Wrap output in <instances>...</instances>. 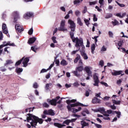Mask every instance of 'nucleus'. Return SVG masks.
Listing matches in <instances>:
<instances>
[{"instance_id": "nucleus-23", "label": "nucleus", "mask_w": 128, "mask_h": 128, "mask_svg": "<svg viewBox=\"0 0 128 128\" xmlns=\"http://www.w3.org/2000/svg\"><path fill=\"white\" fill-rule=\"evenodd\" d=\"M54 126H56L57 128H64V126H66L65 124H60L58 122H54Z\"/></svg>"}, {"instance_id": "nucleus-54", "label": "nucleus", "mask_w": 128, "mask_h": 128, "mask_svg": "<svg viewBox=\"0 0 128 128\" xmlns=\"http://www.w3.org/2000/svg\"><path fill=\"white\" fill-rule=\"evenodd\" d=\"M55 64H56V66H60V60H55Z\"/></svg>"}, {"instance_id": "nucleus-51", "label": "nucleus", "mask_w": 128, "mask_h": 128, "mask_svg": "<svg viewBox=\"0 0 128 128\" xmlns=\"http://www.w3.org/2000/svg\"><path fill=\"white\" fill-rule=\"evenodd\" d=\"M80 12L78 10H77L75 12V15L76 16H80Z\"/></svg>"}, {"instance_id": "nucleus-7", "label": "nucleus", "mask_w": 128, "mask_h": 128, "mask_svg": "<svg viewBox=\"0 0 128 128\" xmlns=\"http://www.w3.org/2000/svg\"><path fill=\"white\" fill-rule=\"evenodd\" d=\"M14 46L15 45L14 43L10 44V42H8L7 43L6 42H3V44L0 46V56L2 54V48L4 46Z\"/></svg>"}, {"instance_id": "nucleus-28", "label": "nucleus", "mask_w": 128, "mask_h": 128, "mask_svg": "<svg viewBox=\"0 0 128 128\" xmlns=\"http://www.w3.org/2000/svg\"><path fill=\"white\" fill-rule=\"evenodd\" d=\"M96 50V45L93 44L91 46V52L92 54H94V50Z\"/></svg>"}, {"instance_id": "nucleus-5", "label": "nucleus", "mask_w": 128, "mask_h": 128, "mask_svg": "<svg viewBox=\"0 0 128 128\" xmlns=\"http://www.w3.org/2000/svg\"><path fill=\"white\" fill-rule=\"evenodd\" d=\"M83 70H84V66L82 65H81V66L76 68V70L73 71L72 73L74 74V76H77L78 78V76H80V74H78V72H82Z\"/></svg>"}, {"instance_id": "nucleus-13", "label": "nucleus", "mask_w": 128, "mask_h": 128, "mask_svg": "<svg viewBox=\"0 0 128 128\" xmlns=\"http://www.w3.org/2000/svg\"><path fill=\"white\" fill-rule=\"evenodd\" d=\"M15 28L16 30V32H24L22 28L20 26V24H16L15 25Z\"/></svg>"}, {"instance_id": "nucleus-44", "label": "nucleus", "mask_w": 128, "mask_h": 128, "mask_svg": "<svg viewBox=\"0 0 128 128\" xmlns=\"http://www.w3.org/2000/svg\"><path fill=\"white\" fill-rule=\"evenodd\" d=\"M108 34L110 38H114V33L112 32L109 31Z\"/></svg>"}, {"instance_id": "nucleus-12", "label": "nucleus", "mask_w": 128, "mask_h": 128, "mask_svg": "<svg viewBox=\"0 0 128 128\" xmlns=\"http://www.w3.org/2000/svg\"><path fill=\"white\" fill-rule=\"evenodd\" d=\"M13 16H14V20L13 22L16 24V22H18V20L20 18V15L18 14V12L16 11L14 12L13 13Z\"/></svg>"}, {"instance_id": "nucleus-37", "label": "nucleus", "mask_w": 128, "mask_h": 128, "mask_svg": "<svg viewBox=\"0 0 128 128\" xmlns=\"http://www.w3.org/2000/svg\"><path fill=\"white\" fill-rule=\"evenodd\" d=\"M112 102L113 104H120V101L118 100V101H116V100H112Z\"/></svg>"}, {"instance_id": "nucleus-8", "label": "nucleus", "mask_w": 128, "mask_h": 128, "mask_svg": "<svg viewBox=\"0 0 128 128\" xmlns=\"http://www.w3.org/2000/svg\"><path fill=\"white\" fill-rule=\"evenodd\" d=\"M78 44L76 45V42L75 46L76 48H79L78 50H80V46H82V48H85L84 46V40H82V38H79L78 42Z\"/></svg>"}, {"instance_id": "nucleus-22", "label": "nucleus", "mask_w": 128, "mask_h": 128, "mask_svg": "<svg viewBox=\"0 0 128 128\" xmlns=\"http://www.w3.org/2000/svg\"><path fill=\"white\" fill-rule=\"evenodd\" d=\"M66 102L67 104H68V106H70V104L76 102V99H72V100H66Z\"/></svg>"}, {"instance_id": "nucleus-59", "label": "nucleus", "mask_w": 128, "mask_h": 128, "mask_svg": "<svg viewBox=\"0 0 128 128\" xmlns=\"http://www.w3.org/2000/svg\"><path fill=\"white\" fill-rule=\"evenodd\" d=\"M38 83L34 82L33 85V88H38Z\"/></svg>"}, {"instance_id": "nucleus-61", "label": "nucleus", "mask_w": 128, "mask_h": 128, "mask_svg": "<svg viewBox=\"0 0 128 128\" xmlns=\"http://www.w3.org/2000/svg\"><path fill=\"white\" fill-rule=\"evenodd\" d=\"M86 96H90V92L88 90H86L85 92Z\"/></svg>"}, {"instance_id": "nucleus-29", "label": "nucleus", "mask_w": 128, "mask_h": 128, "mask_svg": "<svg viewBox=\"0 0 128 128\" xmlns=\"http://www.w3.org/2000/svg\"><path fill=\"white\" fill-rule=\"evenodd\" d=\"M80 124L83 125L84 126H90V124H88V123L86 122L84 120L81 121Z\"/></svg>"}, {"instance_id": "nucleus-38", "label": "nucleus", "mask_w": 128, "mask_h": 128, "mask_svg": "<svg viewBox=\"0 0 128 128\" xmlns=\"http://www.w3.org/2000/svg\"><path fill=\"white\" fill-rule=\"evenodd\" d=\"M97 111L99 112H105L104 108H99L97 110Z\"/></svg>"}, {"instance_id": "nucleus-50", "label": "nucleus", "mask_w": 128, "mask_h": 128, "mask_svg": "<svg viewBox=\"0 0 128 128\" xmlns=\"http://www.w3.org/2000/svg\"><path fill=\"white\" fill-rule=\"evenodd\" d=\"M100 66H104V62L103 60H100L99 62Z\"/></svg>"}, {"instance_id": "nucleus-16", "label": "nucleus", "mask_w": 128, "mask_h": 128, "mask_svg": "<svg viewBox=\"0 0 128 128\" xmlns=\"http://www.w3.org/2000/svg\"><path fill=\"white\" fill-rule=\"evenodd\" d=\"M80 52L84 60H88V55L86 54L84 50H80Z\"/></svg>"}, {"instance_id": "nucleus-19", "label": "nucleus", "mask_w": 128, "mask_h": 128, "mask_svg": "<svg viewBox=\"0 0 128 128\" xmlns=\"http://www.w3.org/2000/svg\"><path fill=\"white\" fill-rule=\"evenodd\" d=\"M30 62V58H26L24 61L22 62V64H24V66L26 68L28 66V63Z\"/></svg>"}, {"instance_id": "nucleus-39", "label": "nucleus", "mask_w": 128, "mask_h": 128, "mask_svg": "<svg viewBox=\"0 0 128 128\" xmlns=\"http://www.w3.org/2000/svg\"><path fill=\"white\" fill-rule=\"evenodd\" d=\"M116 2L118 4V6H120V8H124V6H126V5L124 4H120L118 1H116Z\"/></svg>"}, {"instance_id": "nucleus-64", "label": "nucleus", "mask_w": 128, "mask_h": 128, "mask_svg": "<svg viewBox=\"0 0 128 128\" xmlns=\"http://www.w3.org/2000/svg\"><path fill=\"white\" fill-rule=\"evenodd\" d=\"M122 81L121 80H118L116 82V84H118V86H120V84H122Z\"/></svg>"}, {"instance_id": "nucleus-10", "label": "nucleus", "mask_w": 128, "mask_h": 128, "mask_svg": "<svg viewBox=\"0 0 128 128\" xmlns=\"http://www.w3.org/2000/svg\"><path fill=\"white\" fill-rule=\"evenodd\" d=\"M78 62L79 64H80L81 66H82V60L80 59V55L79 54H76V58L74 60V64H76Z\"/></svg>"}, {"instance_id": "nucleus-43", "label": "nucleus", "mask_w": 128, "mask_h": 128, "mask_svg": "<svg viewBox=\"0 0 128 128\" xmlns=\"http://www.w3.org/2000/svg\"><path fill=\"white\" fill-rule=\"evenodd\" d=\"M93 22H98V18L96 14H93Z\"/></svg>"}, {"instance_id": "nucleus-1", "label": "nucleus", "mask_w": 128, "mask_h": 128, "mask_svg": "<svg viewBox=\"0 0 128 128\" xmlns=\"http://www.w3.org/2000/svg\"><path fill=\"white\" fill-rule=\"evenodd\" d=\"M26 120H24V122H30V120L32 122H30L31 126L36 128L38 122L40 124H42L44 122V120L42 118H38V117L29 113L26 115Z\"/></svg>"}, {"instance_id": "nucleus-40", "label": "nucleus", "mask_w": 128, "mask_h": 128, "mask_svg": "<svg viewBox=\"0 0 128 128\" xmlns=\"http://www.w3.org/2000/svg\"><path fill=\"white\" fill-rule=\"evenodd\" d=\"M34 32V29H32V28H31L28 32V34L30 36H32V33Z\"/></svg>"}, {"instance_id": "nucleus-4", "label": "nucleus", "mask_w": 128, "mask_h": 128, "mask_svg": "<svg viewBox=\"0 0 128 128\" xmlns=\"http://www.w3.org/2000/svg\"><path fill=\"white\" fill-rule=\"evenodd\" d=\"M60 98V96H57L54 98L52 99V100H48V102H49L51 104V106H56V104H62V100H59Z\"/></svg>"}, {"instance_id": "nucleus-57", "label": "nucleus", "mask_w": 128, "mask_h": 128, "mask_svg": "<svg viewBox=\"0 0 128 128\" xmlns=\"http://www.w3.org/2000/svg\"><path fill=\"white\" fill-rule=\"evenodd\" d=\"M99 4H100V8H102V6H104V0H99Z\"/></svg>"}, {"instance_id": "nucleus-42", "label": "nucleus", "mask_w": 128, "mask_h": 128, "mask_svg": "<svg viewBox=\"0 0 128 128\" xmlns=\"http://www.w3.org/2000/svg\"><path fill=\"white\" fill-rule=\"evenodd\" d=\"M114 112L117 114V118H120V112L114 111Z\"/></svg>"}, {"instance_id": "nucleus-6", "label": "nucleus", "mask_w": 128, "mask_h": 128, "mask_svg": "<svg viewBox=\"0 0 128 128\" xmlns=\"http://www.w3.org/2000/svg\"><path fill=\"white\" fill-rule=\"evenodd\" d=\"M59 32H68V28H66V20H63L61 21L60 26L58 28Z\"/></svg>"}, {"instance_id": "nucleus-24", "label": "nucleus", "mask_w": 128, "mask_h": 128, "mask_svg": "<svg viewBox=\"0 0 128 128\" xmlns=\"http://www.w3.org/2000/svg\"><path fill=\"white\" fill-rule=\"evenodd\" d=\"M68 62L64 60H62L60 62V64L62 66H68Z\"/></svg>"}, {"instance_id": "nucleus-58", "label": "nucleus", "mask_w": 128, "mask_h": 128, "mask_svg": "<svg viewBox=\"0 0 128 128\" xmlns=\"http://www.w3.org/2000/svg\"><path fill=\"white\" fill-rule=\"evenodd\" d=\"M74 86H76L78 88V86H80V84L78 82H75L74 84H73Z\"/></svg>"}, {"instance_id": "nucleus-31", "label": "nucleus", "mask_w": 128, "mask_h": 128, "mask_svg": "<svg viewBox=\"0 0 128 128\" xmlns=\"http://www.w3.org/2000/svg\"><path fill=\"white\" fill-rule=\"evenodd\" d=\"M22 60H24V58H22V59H20V60L16 62V63L15 64V66H20V64H22Z\"/></svg>"}, {"instance_id": "nucleus-63", "label": "nucleus", "mask_w": 128, "mask_h": 128, "mask_svg": "<svg viewBox=\"0 0 128 128\" xmlns=\"http://www.w3.org/2000/svg\"><path fill=\"white\" fill-rule=\"evenodd\" d=\"M110 96H106L104 98V100H110Z\"/></svg>"}, {"instance_id": "nucleus-62", "label": "nucleus", "mask_w": 128, "mask_h": 128, "mask_svg": "<svg viewBox=\"0 0 128 128\" xmlns=\"http://www.w3.org/2000/svg\"><path fill=\"white\" fill-rule=\"evenodd\" d=\"M106 48L104 47V46H103L102 48H101V51L102 52H106Z\"/></svg>"}, {"instance_id": "nucleus-2", "label": "nucleus", "mask_w": 128, "mask_h": 128, "mask_svg": "<svg viewBox=\"0 0 128 128\" xmlns=\"http://www.w3.org/2000/svg\"><path fill=\"white\" fill-rule=\"evenodd\" d=\"M68 24H70V28L71 30V32H70V38L71 40H72V42H76V45H78V42L80 38L78 37L74 38V32L76 30V23H74L72 20H68Z\"/></svg>"}, {"instance_id": "nucleus-9", "label": "nucleus", "mask_w": 128, "mask_h": 128, "mask_svg": "<svg viewBox=\"0 0 128 128\" xmlns=\"http://www.w3.org/2000/svg\"><path fill=\"white\" fill-rule=\"evenodd\" d=\"M93 78L94 84V86H98V84H100V80H98V76L96 74H94Z\"/></svg>"}, {"instance_id": "nucleus-3", "label": "nucleus", "mask_w": 128, "mask_h": 128, "mask_svg": "<svg viewBox=\"0 0 128 128\" xmlns=\"http://www.w3.org/2000/svg\"><path fill=\"white\" fill-rule=\"evenodd\" d=\"M76 106H86V105H84L80 102H76V103H74L72 104H70V105H68L66 106L68 112H72L73 113L78 112V110L75 108H76Z\"/></svg>"}, {"instance_id": "nucleus-14", "label": "nucleus", "mask_w": 128, "mask_h": 128, "mask_svg": "<svg viewBox=\"0 0 128 128\" xmlns=\"http://www.w3.org/2000/svg\"><path fill=\"white\" fill-rule=\"evenodd\" d=\"M122 74V70H119V71H117V70H114V72H112V76H120L121 74V76H124V74Z\"/></svg>"}, {"instance_id": "nucleus-49", "label": "nucleus", "mask_w": 128, "mask_h": 128, "mask_svg": "<svg viewBox=\"0 0 128 128\" xmlns=\"http://www.w3.org/2000/svg\"><path fill=\"white\" fill-rule=\"evenodd\" d=\"M86 12H88V8H86V6H85L84 7V9L82 10V14H86Z\"/></svg>"}, {"instance_id": "nucleus-55", "label": "nucleus", "mask_w": 128, "mask_h": 128, "mask_svg": "<svg viewBox=\"0 0 128 128\" xmlns=\"http://www.w3.org/2000/svg\"><path fill=\"white\" fill-rule=\"evenodd\" d=\"M110 108H112V110H116V106H114V104L110 106Z\"/></svg>"}, {"instance_id": "nucleus-36", "label": "nucleus", "mask_w": 128, "mask_h": 128, "mask_svg": "<svg viewBox=\"0 0 128 128\" xmlns=\"http://www.w3.org/2000/svg\"><path fill=\"white\" fill-rule=\"evenodd\" d=\"M56 37L54 36L52 38V40L54 44H58V41H56Z\"/></svg>"}, {"instance_id": "nucleus-35", "label": "nucleus", "mask_w": 128, "mask_h": 128, "mask_svg": "<svg viewBox=\"0 0 128 128\" xmlns=\"http://www.w3.org/2000/svg\"><path fill=\"white\" fill-rule=\"evenodd\" d=\"M70 123V120H66L63 122V124H66V126H68Z\"/></svg>"}, {"instance_id": "nucleus-15", "label": "nucleus", "mask_w": 128, "mask_h": 128, "mask_svg": "<svg viewBox=\"0 0 128 128\" xmlns=\"http://www.w3.org/2000/svg\"><path fill=\"white\" fill-rule=\"evenodd\" d=\"M2 30L3 34H8V28L6 27V24H2Z\"/></svg>"}, {"instance_id": "nucleus-34", "label": "nucleus", "mask_w": 128, "mask_h": 128, "mask_svg": "<svg viewBox=\"0 0 128 128\" xmlns=\"http://www.w3.org/2000/svg\"><path fill=\"white\" fill-rule=\"evenodd\" d=\"M31 50H32V52H36V50H38V47H36V46H31Z\"/></svg>"}, {"instance_id": "nucleus-60", "label": "nucleus", "mask_w": 128, "mask_h": 128, "mask_svg": "<svg viewBox=\"0 0 128 128\" xmlns=\"http://www.w3.org/2000/svg\"><path fill=\"white\" fill-rule=\"evenodd\" d=\"M44 114L48 115V110H44L43 112Z\"/></svg>"}, {"instance_id": "nucleus-18", "label": "nucleus", "mask_w": 128, "mask_h": 128, "mask_svg": "<svg viewBox=\"0 0 128 128\" xmlns=\"http://www.w3.org/2000/svg\"><path fill=\"white\" fill-rule=\"evenodd\" d=\"M36 40V38L35 37H32L28 39V44H34V42Z\"/></svg>"}, {"instance_id": "nucleus-41", "label": "nucleus", "mask_w": 128, "mask_h": 128, "mask_svg": "<svg viewBox=\"0 0 128 128\" xmlns=\"http://www.w3.org/2000/svg\"><path fill=\"white\" fill-rule=\"evenodd\" d=\"M98 4V0H96L94 2H89L90 6L94 5V4Z\"/></svg>"}, {"instance_id": "nucleus-56", "label": "nucleus", "mask_w": 128, "mask_h": 128, "mask_svg": "<svg viewBox=\"0 0 128 128\" xmlns=\"http://www.w3.org/2000/svg\"><path fill=\"white\" fill-rule=\"evenodd\" d=\"M95 124V126H96V128H102V125L98 124Z\"/></svg>"}, {"instance_id": "nucleus-26", "label": "nucleus", "mask_w": 128, "mask_h": 128, "mask_svg": "<svg viewBox=\"0 0 128 128\" xmlns=\"http://www.w3.org/2000/svg\"><path fill=\"white\" fill-rule=\"evenodd\" d=\"M112 24L114 26H120V22L116 19L114 20V21L112 22Z\"/></svg>"}, {"instance_id": "nucleus-11", "label": "nucleus", "mask_w": 128, "mask_h": 128, "mask_svg": "<svg viewBox=\"0 0 128 128\" xmlns=\"http://www.w3.org/2000/svg\"><path fill=\"white\" fill-rule=\"evenodd\" d=\"M24 18L25 20H28L30 18H34V13L32 12H28L24 14Z\"/></svg>"}, {"instance_id": "nucleus-17", "label": "nucleus", "mask_w": 128, "mask_h": 128, "mask_svg": "<svg viewBox=\"0 0 128 128\" xmlns=\"http://www.w3.org/2000/svg\"><path fill=\"white\" fill-rule=\"evenodd\" d=\"M84 70L86 72L88 76H92V72L90 70V68L86 66L84 68Z\"/></svg>"}, {"instance_id": "nucleus-53", "label": "nucleus", "mask_w": 128, "mask_h": 128, "mask_svg": "<svg viewBox=\"0 0 128 128\" xmlns=\"http://www.w3.org/2000/svg\"><path fill=\"white\" fill-rule=\"evenodd\" d=\"M100 84H103L105 86H108V84L106 82H100Z\"/></svg>"}, {"instance_id": "nucleus-46", "label": "nucleus", "mask_w": 128, "mask_h": 128, "mask_svg": "<svg viewBox=\"0 0 128 128\" xmlns=\"http://www.w3.org/2000/svg\"><path fill=\"white\" fill-rule=\"evenodd\" d=\"M84 22L86 24V26H88V24H90V21L88 19L84 20Z\"/></svg>"}, {"instance_id": "nucleus-33", "label": "nucleus", "mask_w": 128, "mask_h": 128, "mask_svg": "<svg viewBox=\"0 0 128 128\" xmlns=\"http://www.w3.org/2000/svg\"><path fill=\"white\" fill-rule=\"evenodd\" d=\"M56 114L54 112V110L50 109L48 110V116H54Z\"/></svg>"}, {"instance_id": "nucleus-25", "label": "nucleus", "mask_w": 128, "mask_h": 128, "mask_svg": "<svg viewBox=\"0 0 128 128\" xmlns=\"http://www.w3.org/2000/svg\"><path fill=\"white\" fill-rule=\"evenodd\" d=\"M14 64L12 60H6V62L4 64V66H8V64Z\"/></svg>"}, {"instance_id": "nucleus-30", "label": "nucleus", "mask_w": 128, "mask_h": 128, "mask_svg": "<svg viewBox=\"0 0 128 128\" xmlns=\"http://www.w3.org/2000/svg\"><path fill=\"white\" fill-rule=\"evenodd\" d=\"M23 70H24V69H22V68H16V72L17 74H20V72H22Z\"/></svg>"}, {"instance_id": "nucleus-27", "label": "nucleus", "mask_w": 128, "mask_h": 128, "mask_svg": "<svg viewBox=\"0 0 128 128\" xmlns=\"http://www.w3.org/2000/svg\"><path fill=\"white\" fill-rule=\"evenodd\" d=\"M77 24H78L80 26H84V24H82V20L80 18H77Z\"/></svg>"}, {"instance_id": "nucleus-48", "label": "nucleus", "mask_w": 128, "mask_h": 128, "mask_svg": "<svg viewBox=\"0 0 128 128\" xmlns=\"http://www.w3.org/2000/svg\"><path fill=\"white\" fill-rule=\"evenodd\" d=\"M43 106L44 108H50V105H48V103L46 102H44L43 104Z\"/></svg>"}, {"instance_id": "nucleus-47", "label": "nucleus", "mask_w": 128, "mask_h": 128, "mask_svg": "<svg viewBox=\"0 0 128 128\" xmlns=\"http://www.w3.org/2000/svg\"><path fill=\"white\" fill-rule=\"evenodd\" d=\"M80 2V0H74V4H78Z\"/></svg>"}, {"instance_id": "nucleus-45", "label": "nucleus", "mask_w": 128, "mask_h": 128, "mask_svg": "<svg viewBox=\"0 0 128 128\" xmlns=\"http://www.w3.org/2000/svg\"><path fill=\"white\" fill-rule=\"evenodd\" d=\"M112 18V14H108L106 16V18Z\"/></svg>"}, {"instance_id": "nucleus-21", "label": "nucleus", "mask_w": 128, "mask_h": 128, "mask_svg": "<svg viewBox=\"0 0 128 128\" xmlns=\"http://www.w3.org/2000/svg\"><path fill=\"white\" fill-rule=\"evenodd\" d=\"M52 83H49V84H46V86H45V90H48L50 88H52Z\"/></svg>"}, {"instance_id": "nucleus-52", "label": "nucleus", "mask_w": 128, "mask_h": 128, "mask_svg": "<svg viewBox=\"0 0 128 128\" xmlns=\"http://www.w3.org/2000/svg\"><path fill=\"white\" fill-rule=\"evenodd\" d=\"M48 69L46 70L44 68H43L40 70V74H44V72H48Z\"/></svg>"}, {"instance_id": "nucleus-32", "label": "nucleus", "mask_w": 128, "mask_h": 128, "mask_svg": "<svg viewBox=\"0 0 128 128\" xmlns=\"http://www.w3.org/2000/svg\"><path fill=\"white\" fill-rule=\"evenodd\" d=\"M124 39H121L120 41H119L118 42V46H119V48L122 47V44H124Z\"/></svg>"}, {"instance_id": "nucleus-20", "label": "nucleus", "mask_w": 128, "mask_h": 128, "mask_svg": "<svg viewBox=\"0 0 128 128\" xmlns=\"http://www.w3.org/2000/svg\"><path fill=\"white\" fill-rule=\"evenodd\" d=\"M92 104H100V100L96 97H94L92 100Z\"/></svg>"}]
</instances>
